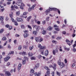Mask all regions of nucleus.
<instances>
[{
  "mask_svg": "<svg viewBox=\"0 0 76 76\" xmlns=\"http://www.w3.org/2000/svg\"><path fill=\"white\" fill-rule=\"evenodd\" d=\"M4 17L2 16H1L0 17V20H3L4 19H3Z\"/></svg>",
  "mask_w": 76,
  "mask_h": 76,
  "instance_id": "47",
  "label": "nucleus"
},
{
  "mask_svg": "<svg viewBox=\"0 0 76 76\" xmlns=\"http://www.w3.org/2000/svg\"><path fill=\"white\" fill-rule=\"evenodd\" d=\"M18 49L19 50H21V49H22V46L20 45L18 47Z\"/></svg>",
  "mask_w": 76,
  "mask_h": 76,
  "instance_id": "42",
  "label": "nucleus"
},
{
  "mask_svg": "<svg viewBox=\"0 0 76 76\" xmlns=\"http://www.w3.org/2000/svg\"><path fill=\"white\" fill-rule=\"evenodd\" d=\"M12 0H7V1H8V2L7 3V4L8 5L10 4H11V2H10L11 1H12Z\"/></svg>",
  "mask_w": 76,
  "mask_h": 76,
  "instance_id": "22",
  "label": "nucleus"
},
{
  "mask_svg": "<svg viewBox=\"0 0 76 76\" xmlns=\"http://www.w3.org/2000/svg\"><path fill=\"white\" fill-rule=\"evenodd\" d=\"M22 0H18L17 1V3L18 4L22 3Z\"/></svg>",
  "mask_w": 76,
  "mask_h": 76,
  "instance_id": "20",
  "label": "nucleus"
},
{
  "mask_svg": "<svg viewBox=\"0 0 76 76\" xmlns=\"http://www.w3.org/2000/svg\"><path fill=\"white\" fill-rule=\"evenodd\" d=\"M28 12H31L32 10V8L31 7H29L28 9Z\"/></svg>",
  "mask_w": 76,
  "mask_h": 76,
  "instance_id": "56",
  "label": "nucleus"
},
{
  "mask_svg": "<svg viewBox=\"0 0 76 76\" xmlns=\"http://www.w3.org/2000/svg\"><path fill=\"white\" fill-rule=\"evenodd\" d=\"M38 47L40 48L39 50H40L41 54L42 55H44V49H45V48L44 46H41V45L40 44L38 45Z\"/></svg>",
  "mask_w": 76,
  "mask_h": 76,
  "instance_id": "1",
  "label": "nucleus"
},
{
  "mask_svg": "<svg viewBox=\"0 0 76 76\" xmlns=\"http://www.w3.org/2000/svg\"><path fill=\"white\" fill-rule=\"evenodd\" d=\"M61 39V37H58L56 38L57 40H60Z\"/></svg>",
  "mask_w": 76,
  "mask_h": 76,
  "instance_id": "41",
  "label": "nucleus"
},
{
  "mask_svg": "<svg viewBox=\"0 0 76 76\" xmlns=\"http://www.w3.org/2000/svg\"><path fill=\"white\" fill-rule=\"evenodd\" d=\"M27 26H28V28H29V29H30V31H31L32 27H31V26H30L29 25H28Z\"/></svg>",
  "mask_w": 76,
  "mask_h": 76,
  "instance_id": "28",
  "label": "nucleus"
},
{
  "mask_svg": "<svg viewBox=\"0 0 76 76\" xmlns=\"http://www.w3.org/2000/svg\"><path fill=\"white\" fill-rule=\"evenodd\" d=\"M35 39L36 42H39V39L38 38L35 37Z\"/></svg>",
  "mask_w": 76,
  "mask_h": 76,
  "instance_id": "19",
  "label": "nucleus"
},
{
  "mask_svg": "<svg viewBox=\"0 0 76 76\" xmlns=\"http://www.w3.org/2000/svg\"><path fill=\"white\" fill-rule=\"evenodd\" d=\"M46 73L47 74V75H50V72L48 71L47 72H46Z\"/></svg>",
  "mask_w": 76,
  "mask_h": 76,
  "instance_id": "45",
  "label": "nucleus"
},
{
  "mask_svg": "<svg viewBox=\"0 0 76 76\" xmlns=\"http://www.w3.org/2000/svg\"><path fill=\"white\" fill-rule=\"evenodd\" d=\"M50 20V17H48L46 18V21H49V20Z\"/></svg>",
  "mask_w": 76,
  "mask_h": 76,
  "instance_id": "46",
  "label": "nucleus"
},
{
  "mask_svg": "<svg viewBox=\"0 0 76 76\" xmlns=\"http://www.w3.org/2000/svg\"><path fill=\"white\" fill-rule=\"evenodd\" d=\"M29 35V34H24L23 36H24V38H26V37H28V36Z\"/></svg>",
  "mask_w": 76,
  "mask_h": 76,
  "instance_id": "12",
  "label": "nucleus"
},
{
  "mask_svg": "<svg viewBox=\"0 0 76 76\" xmlns=\"http://www.w3.org/2000/svg\"><path fill=\"white\" fill-rule=\"evenodd\" d=\"M20 15V11H18L16 12V15L17 16H19Z\"/></svg>",
  "mask_w": 76,
  "mask_h": 76,
  "instance_id": "33",
  "label": "nucleus"
},
{
  "mask_svg": "<svg viewBox=\"0 0 76 76\" xmlns=\"http://www.w3.org/2000/svg\"><path fill=\"white\" fill-rule=\"evenodd\" d=\"M31 18H32L31 16H30V17L27 18V21H28V22H29V20H30L31 19Z\"/></svg>",
  "mask_w": 76,
  "mask_h": 76,
  "instance_id": "21",
  "label": "nucleus"
},
{
  "mask_svg": "<svg viewBox=\"0 0 76 76\" xmlns=\"http://www.w3.org/2000/svg\"><path fill=\"white\" fill-rule=\"evenodd\" d=\"M14 7L15 8V9H18L19 8L18 7V6H16L15 5H14Z\"/></svg>",
  "mask_w": 76,
  "mask_h": 76,
  "instance_id": "48",
  "label": "nucleus"
},
{
  "mask_svg": "<svg viewBox=\"0 0 76 76\" xmlns=\"http://www.w3.org/2000/svg\"><path fill=\"white\" fill-rule=\"evenodd\" d=\"M3 58V56L1 55H0V63H1V60Z\"/></svg>",
  "mask_w": 76,
  "mask_h": 76,
  "instance_id": "39",
  "label": "nucleus"
},
{
  "mask_svg": "<svg viewBox=\"0 0 76 76\" xmlns=\"http://www.w3.org/2000/svg\"><path fill=\"white\" fill-rule=\"evenodd\" d=\"M43 41V39L42 38H40L39 39V42H41L42 41Z\"/></svg>",
  "mask_w": 76,
  "mask_h": 76,
  "instance_id": "57",
  "label": "nucleus"
},
{
  "mask_svg": "<svg viewBox=\"0 0 76 76\" xmlns=\"http://www.w3.org/2000/svg\"><path fill=\"white\" fill-rule=\"evenodd\" d=\"M12 29V26H9V30H11Z\"/></svg>",
  "mask_w": 76,
  "mask_h": 76,
  "instance_id": "51",
  "label": "nucleus"
},
{
  "mask_svg": "<svg viewBox=\"0 0 76 76\" xmlns=\"http://www.w3.org/2000/svg\"><path fill=\"white\" fill-rule=\"evenodd\" d=\"M47 29L48 31H50V30L52 29V27L51 26H49Z\"/></svg>",
  "mask_w": 76,
  "mask_h": 76,
  "instance_id": "23",
  "label": "nucleus"
},
{
  "mask_svg": "<svg viewBox=\"0 0 76 76\" xmlns=\"http://www.w3.org/2000/svg\"><path fill=\"white\" fill-rule=\"evenodd\" d=\"M45 20H44L42 22V24L43 25H45Z\"/></svg>",
  "mask_w": 76,
  "mask_h": 76,
  "instance_id": "63",
  "label": "nucleus"
},
{
  "mask_svg": "<svg viewBox=\"0 0 76 76\" xmlns=\"http://www.w3.org/2000/svg\"><path fill=\"white\" fill-rule=\"evenodd\" d=\"M54 28H58V26H57V25H54Z\"/></svg>",
  "mask_w": 76,
  "mask_h": 76,
  "instance_id": "54",
  "label": "nucleus"
},
{
  "mask_svg": "<svg viewBox=\"0 0 76 76\" xmlns=\"http://www.w3.org/2000/svg\"><path fill=\"white\" fill-rule=\"evenodd\" d=\"M21 6H22L23 7H24L25 6V5L22 2L21 3Z\"/></svg>",
  "mask_w": 76,
  "mask_h": 76,
  "instance_id": "55",
  "label": "nucleus"
},
{
  "mask_svg": "<svg viewBox=\"0 0 76 76\" xmlns=\"http://www.w3.org/2000/svg\"><path fill=\"white\" fill-rule=\"evenodd\" d=\"M16 19L18 22H21V23H23V20L22 18H17Z\"/></svg>",
  "mask_w": 76,
  "mask_h": 76,
  "instance_id": "5",
  "label": "nucleus"
},
{
  "mask_svg": "<svg viewBox=\"0 0 76 76\" xmlns=\"http://www.w3.org/2000/svg\"><path fill=\"white\" fill-rule=\"evenodd\" d=\"M11 10H15V8H14V7L13 5H12L11 7Z\"/></svg>",
  "mask_w": 76,
  "mask_h": 76,
  "instance_id": "25",
  "label": "nucleus"
},
{
  "mask_svg": "<svg viewBox=\"0 0 76 76\" xmlns=\"http://www.w3.org/2000/svg\"><path fill=\"white\" fill-rule=\"evenodd\" d=\"M4 32V29L3 28L1 29L0 30V34H2Z\"/></svg>",
  "mask_w": 76,
  "mask_h": 76,
  "instance_id": "24",
  "label": "nucleus"
},
{
  "mask_svg": "<svg viewBox=\"0 0 76 76\" xmlns=\"http://www.w3.org/2000/svg\"><path fill=\"white\" fill-rule=\"evenodd\" d=\"M58 9L55 8H51L49 7V9L48 10H47L45 11V13L46 15H47L48 14V13H49L50 11H52L53 10V11H56L57 12V11H58Z\"/></svg>",
  "mask_w": 76,
  "mask_h": 76,
  "instance_id": "2",
  "label": "nucleus"
},
{
  "mask_svg": "<svg viewBox=\"0 0 76 76\" xmlns=\"http://www.w3.org/2000/svg\"><path fill=\"white\" fill-rule=\"evenodd\" d=\"M26 54V52L25 51H23L22 52V55L23 56H25Z\"/></svg>",
  "mask_w": 76,
  "mask_h": 76,
  "instance_id": "18",
  "label": "nucleus"
},
{
  "mask_svg": "<svg viewBox=\"0 0 76 76\" xmlns=\"http://www.w3.org/2000/svg\"><path fill=\"white\" fill-rule=\"evenodd\" d=\"M31 60H35V58L34 57H32L31 58Z\"/></svg>",
  "mask_w": 76,
  "mask_h": 76,
  "instance_id": "53",
  "label": "nucleus"
},
{
  "mask_svg": "<svg viewBox=\"0 0 76 76\" xmlns=\"http://www.w3.org/2000/svg\"><path fill=\"white\" fill-rule=\"evenodd\" d=\"M72 51H73V52H76V49H75V48H74L72 49Z\"/></svg>",
  "mask_w": 76,
  "mask_h": 76,
  "instance_id": "61",
  "label": "nucleus"
},
{
  "mask_svg": "<svg viewBox=\"0 0 76 76\" xmlns=\"http://www.w3.org/2000/svg\"><path fill=\"white\" fill-rule=\"evenodd\" d=\"M26 59H24V60H23V64H25V63H26Z\"/></svg>",
  "mask_w": 76,
  "mask_h": 76,
  "instance_id": "31",
  "label": "nucleus"
},
{
  "mask_svg": "<svg viewBox=\"0 0 76 76\" xmlns=\"http://www.w3.org/2000/svg\"><path fill=\"white\" fill-rule=\"evenodd\" d=\"M76 43H75L74 45H73V48H75V47H76Z\"/></svg>",
  "mask_w": 76,
  "mask_h": 76,
  "instance_id": "64",
  "label": "nucleus"
},
{
  "mask_svg": "<svg viewBox=\"0 0 76 76\" xmlns=\"http://www.w3.org/2000/svg\"><path fill=\"white\" fill-rule=\"evenodd\" d=\"M34 72H35L34 71V70L33 69H32L30 71L31 73H33Z\"/></svg>",
  "mask_w": 76,
  "mask_h": 76,
  "instance_id": "43",
  "label": "nucleus"
},
{
  "mask_svg": "<svg viewBox=\"0 0 76 76\" xmlns=\"http://www.w3.org/2000/svg\"><path fill=\"white\" fill-rule=\"evenodd\" d=\"M66 41L67 43V44L69 45V46H70L71 45V44L70 43V41L67 39H66Z\"/></svg>",
  "mask_w": 76,
  "mask_h": 76,
  "instance_id": "9",
  "label": "nucleus"
},
{
  "mask_svg": "<svg viewBox=\"0 0 76 76\" xmlns=\"http://www.w3.org/2000/svg\"><path fill=\"white\" fill-rule=\"evenodd\" d=\"M21 27L22 29H24L25 28V26H24V25L23 24L21 25Z\"/></svg>",
  "mask_w": 76,
  "mask_h": 76,
  "instance_id": "26",
  "label": "nucleus"
},
{
  "mask_svg": "<svg viewBox=\"0 0 76 76\" xmlns=\"http://www.w3.org/2000/svg\"><path fill=\"white\" fill-rule=\"evenodd\" d=\"M49 67L50 68L52 67L54 70H56V64H54L53 66L51 65H49Z\"/></svg>",
  "mask_w": 76,
  "mask_h": 76,
  "instance_id": "4",
  "label": "nucleus"
},
{
  "mask_svg": "<svg viewBox=\"0 0 76 76\" xmlns=\"http://www.w3.org/2000/svg\"><path fill=\"white\" fill-rule=\"evenodd\" d=\"M45 69L46 70H48V71H50V69L49 68H48V66H45Z\"/></svg>",
  "mask_w": 76,
  "mask_h": 76,
  "instance_id": "14",
  "label": "nucleus"
},
{
  "mask_svg": "<svg viewBox=\"0 0 76 76\" xmlns=\"http://www.w3.org/2000/svg\"><path fill=\"white\" fill-rule=\"evenodd\" d=\"M11 20H12V22L14 23V24L15 25V26H17L18 25V23H17V22H16V21H15V20H14V19H13V18H12Z\"/></svg>",
  "mask_w": 76,
  "mask_h": 76,
  "instance_id": "6",
  "label": "nucleus"
},
{
  "mask_svg": "<svg viewBox=\"0 0 76 76\" xmlns=\"http://www.w3.org/2000/svg\"><path fill=\"white\" fill-rule=\"evenodd\" d=\"M34 48V46H32L29 47V49L30 50H32V49Z\"/></svg>",
  "mask_w": 76,
  "mask_h": 76,
  "instance_id": "27",
  "label": "nucleus"
},
{
  "mask_svg": "<svg viewBox=\"0 0 76 76\" xmlns=\"http://www.w3.org/2000/svg\"><path fill=\"white\" fill-rule=\"evenodd\" d=\"M41 75V72H39L37 73V76H40Z\"/></svg>",
  "mask_w": 76,
  "mask_h": 76,
  "instance_id": "58",
  "label": "nucleus"
},
{
  "mask_svg": "<svg viewBox=\"0 0 76 76\" xmlns=\"http://www.w3.org/2000/svg\"><path fill=\"white\" fill-rule=\"evenodd\" d=\"M10 54H14V51H10L9 53L8 54V56H10Z\"/></svg>",
  "mask_w": 76,
  "mask_h": 76,
  "instance_id": "15",
  "label": "nucleus"
},
{
  "mask_svg": "<svg viewBox=\"0 0 76 76\" xmlns=\"http://www.w3.org/2000/svg\"><path fill=\"white\" fill-rule=\"evenodd\" d=\"M42 34L43 35H45V34H46V31L45 30H43L42 32Z\"/></svg>",
  "mask_w": 76,
  "mask_h": 76,
  "instance_id": "35",
  "label": "nucleus"
},
{
  "mask_svg": "<svg viewBox=\"0 0 76 76\" xmlns=\"http://www.w3.org/2000/svg\"><path fill=\"white\" fill-rule=\"evenodd\" d=\"M58 64L59 66H60L61 69H62L63 67H64L65 66V64L64 63L61 62V60L59 59L58 61Z\"/></svg>",
  "mask_w": 76,
  "mask_h": 76,
  "instance_id": "3",
  "label": "nucleus"
},
{
  "mask_svg": "<svg viewBox=\"0 0 76 76\" xmlns=\"http://www.w3.org/2000/svg\"><path fill=\"white\" fill-rule=\"evenodd\" d=\"M41 57H42V56H41V55H39L37 56V58H39V59L41 58Z\"/></svg>",
  "mask_w": 76,
  "mask_h": 76,
  "instance_id": "40",
  "label": "nucleus"
},
{
  "mask_svg": "<svg viewBox=\"0 0 76 76\" xmlns=\"http://www.w3.org/2000/svg\"><path fill=\"white\" fill-rule=\"evenodd\" d=\"M21 66H22V65L21 64H19L18 65V70H20V68H21Z\"/></svg>",
  "mask_w": 76,
  "mask_h": 76,
  "instance_id": "13",
  "label": "nucleus"
},
{
  "mask_svg": "<svg viewBox=\"0 0 76 76\" xmlns=\"http://www.w3.org/2000/svg\"><path fill=\"white\" fill-rule=\"evenodd\" d=\"M10 62H8L7 63V66H9L10 65Z\"/></svg>",
  "mask_w": 76,
  "mask_h": 76,
  "instance_id": "59",
  "label": "nucleus"
},
{
  "mask_svg": "<svg viewBox=\"0 0 76 76\" xmlns=\"http://www.w3.org/2000/svg\"><path fill=\"white\" fill-rule=\"evenodd\" d=\"M10 58V57L9 56L6 57L5 58H4V60L5 61H8L9 59Z\"/></svg>",
  "mask_w": 76,
  "mask_h": 76,
  "instance_id": "10",
  "label": "nucleus"
},
{
  "mask_svg": "<svg viewBox=\"0 0 76 76\" xmlns=\"http://www.w3.org/2000/svg\"><path fill=\"white\" fill-rule=\"evenodd\" d=\"M33 34H34V35H37V34H38V32H37V31H34L33 32Z\"/></svg>",
  "mask_w": 76,
  "mask_h": 76,
  "instance_id": "17",
  "label": "nucleus"
},
{
  "mask_svg": "<svg viewBox=\"0 0 76 76\" xmlns=\"http://www.w3.org/2000/svg\"><path fill=\"white\" fill-rule=\"evenodd\" d=\"M48 53H49L48 50H46L45 52V56H47L48 55Z\"/></svg>",
  "mask_w": 76,
  "mask_h": 76,
  "instance_id": "8",
  "label": "nucleus"
},
{
  "mask_svg": "<svg viewBox=\"0 0 76 76\" xmlns=\"http://www.w3.org/2000/svg\"><path fill=\"white\" fill-rule=\"evenodd\" d=\"M35 28L37 31H38L39 29V26H37L35 27Z\"/></svg>",
  "mask_w": 76,
  "mask_h": 76,
  "instance_id": "30",
  "label": "nucleus"
},
{
  "mask_svg": "<svg viewBox=\"0 0 76 76\" xmlns=\"http://www.w3.org/2000/svg\"><path fill=\"white\" fill-rule=\"evenodd\" d=\"M5 27L6 28H9V25L8 24H7L5 25Z\"/></svg>",
  "mask_w": 76,
  "mask_h": 76,
  "instance_id": "60",
  "label": "nucleus"
},
{
  "mask_svg": "<svg viewBox=\"0 0 76 76\" xmlns=\"http://www.w3.org/2000/svg\"><path fill=\"white\" fill-rule=\"evenodd\" d=\"M53 55H56V50H53Z\"/></svg>",
  "mask_w": 76,
  "mask_h": 76,
  "instance_id": "50",
  "label": "nucleus"
},
{
  "mask_svg": "<svg viewBox=\"0 0 76 76\" xmlns=\"http://www.w3.org/2000/svg\"><path fill=\"white\" fill-rule=\"evenodd\" d=\"M10 18H11V19L12 18V17H13V12H11V13L10 14Z\"/></svg>",
  "mask_w": 76,
  "mask_h": 76,
  "instance_id": "34",
  "label": "nucleus"
},
{
  "mask_svg": "<svg viewBox=\"0 0 76 76\" xmlns=\"http://www.w3.org/2000/svg\"><path fill=\"white\" fill-rule=\"evenodd\" d=\"M7 39L6 37H4L2 39V40H3V41H6Z\"/></svg>",
  "mask_w": 76,
  "mask_h": 76,
  "instance_id": "36",
  "label": "nucleus"
},
{
  "mask_svg": "<svg viewBox=\"0 0 76 76\" xmlns=\"http://www.w3.org/2000/svg\"><path fill=\"white\" fill-rule=\"evenodd\" d=\"M36 6V4H34L32 6L31 9H32V10H34V7H35Z\"/></svg>",
  "mask_w": 76,
  "mask_h": 76,
  "instance_id": "32",
  "label": "nucleus"
},
{
  "mask_svg": "<svg viewBox=\"0 0 76 76\" xmlns=\"http://www.w3.org/2000/svg\"><path fill=\"white\" fill-rule=\"evenodd\" d=\"M64 49L65 50H67V51H69L70 50V48H65Z\"/></svg>",
  "mask_w": 76,
  "mask_h": 76,
  "instance_id": "49",
  "label": "nucleus"
},
{
  "mask_svg": "<svg viewBox=\"0 0 76 76\" xmlns=\"http://www.w3.org/2000/svg\"><path fill=\"white\" fill-rule=\"evenodd\" d=\"M52 42L53 43L55 44H56L57 43V42L56 41L54 40H53L52 41Z\"/></svg>",
  "mask_w": 76,
  "mask_h": 76,
  "instance_id": "38",
  "label": "nucleus"
},
{
  "mask_svg": "<svg viewBox=\"0 0 76 76\" xmlns=\"http://www.w3.org/2000/svg\"><path fill=\"white\" fill-rule=\"evenodd\" d=\"M23 32H24V33H26V32H28V30H24L23 31Z\"/></svg>",
  "mask_w": 76,
  "mask_h": 76,
  "instance_id": "62",
  "label": "nucleus"
},
{
  "mask_svg": "<svg viewBox=\"0 0 76 76\" xmlns=\"http://www.w3.org/2000/svg\"><path fill=\"white\" fill-rule=\"evenodd\" d=\"M54 29H55V30H56V31H60V30L59 28H55Z\"/></svg>",
  "mask_w": 76,
  "mask_h": 76,
  "instance_id": "37",
  "label": "nucleus"
},
{
  "mask_svg": "<svg viewBox=\"0 0 76 76\" xmlns=\"http://www.w3.org/2000/svg\"><path fill=\"white\" fill-rule=\"evenodd\" d=\"M28 55L29 57H32L33 56V53H32L29 52L28 53Z\"/></svg>",
  "mask_w": 76,
  "mask_h": 76,
  "instance_id": "16",
  "label": "nucleus"
},
{
  "mask_svg": "<svg viewBox=\"0 0 76 76\" xmlns=\"http://www.w3.org/2000/svg\"><path fill=\"white\" fill-rule=\"evenodd\" d=\"M5 74L7 76H11V74H10V72L8 71H6L5 72Z\"/></svg>",
  "mask_w": 76,
  "mask_h": 76,
  "instance_id": "7",
  "label": "nucleus"
},
{
  "mask_svg": "<svg viewBox=\"0 0 76 76\" xmlns=\"http://www.w3.org/2000/svg\"><path fill=\"white\" fill-rule=\"evenodd\" d=\"M56 73L57 75L58 76H60V75H61V73L60 72H59L58 71H57Z\"/></svg>",
  "mask_w": 76,
  "mask_h": 76,
  "instance_id": "29",
  "label": "nucleus"
},
{
  "mask_svg": "<svg viewBox=\"0 0 76 76\" xmlns=\"http://www.w3.org/2000/svg\"><path fill=\"white\" fill-rule=\"evenodd\" d=\"M27 14H28V12H24L23 13V15H24V16H26Z\"/></svg>",
  "mask_w": 76,
  "mask_h": 76,
  "instance_id": "44",
  "label": "nucleus"
},
{
  "mask_svg": "<svg viewBox=\"0 0 76 76\" xmlns=\"http://www.w3.org/2000/svg\"><path fill=\"white\" fill-rule=\"evenodd\" d=\"M62 34L64 35H66V31H64L62 32Z\"/></svg>",
  "mask_w": 76,
  "mask_h": 76,
  "instance_id": "52",
  "label": "nucleus"
},
{
  "mask_svg": "<svg viewBox=\"0 0 76 76\" xmlns=\"http://www.w3.org/2000/svg\"><path fill=\"white\" fill-rule=\"evenodd\" d=\"M39 67V63H38L37 64H36V65L35 66V67L34 68V70L36 69H38Z\"/></svg>",
  "mask_w": 76,
  "mask_h": 76,
  "instance_id": "11",
  "label": "nucleus"
}]
</instances>
